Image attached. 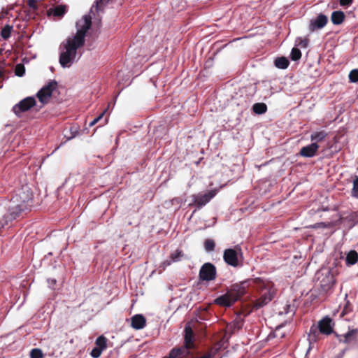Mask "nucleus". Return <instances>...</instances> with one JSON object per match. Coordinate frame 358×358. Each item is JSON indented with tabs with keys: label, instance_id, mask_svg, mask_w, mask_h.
<instances>
[{
	"label": "nucleus",
	"instance_id": "obj_1",
	"mask_svg": "<svg viewBox=\"0 0 358 358\" xmlns=\"http://www.w3.org/2000/svg\"><path fill=\"white\" fill-rule=\"evenodd\" d=\"M249 286H252L257 292V299L251 302V311H257L264 307L275 295V289L272 282L256 278L231 285L224 294L215 300V303L221 306L229 307L246 294Z\"/></svg>",
	"mask_w": 358,
	"mask_h": 358
},
{
	"label": "nucleus",
	"instance_id": "obj_2",
	"mask_svg": "<svg viewBox=\"0 0 358 358\" xmlns=\"http://www.w3.org/2000/svg\"><path fill=\"white\" fill-rule=\"evenodd\" d=\"M92 27V17L90 15L83 17V23L78 29L76 34L68 37L60 45L64 50L59 55V63L62 67L70 66L76 59L77 50L84 46L85 36Z\"/></svg>",
	"mask_w": 358,
	"mask_h": 358
},
{
	"label": "nucleus",
	"instance_id": "obj_3",
	"mask_svg": "<svg viewBox=\"0 0 358 358\" xmlns=\"http://www.w3.org/2000/svg\"><path fill=\"white\" fill-rule=\"evenodd\" d=\"M201 324L197 320L189 321L184 329V345L172 349L169 358H186L190 354L189 350L194 348L195 337L194 329H197Z\"/></svg>",
	"mask_w": 358,
	"mask_h": 358
},
{
	"label": "nucleus",
	"instance_id": "obj_4",
	"mask_svg": "<svg viewBox=\"0 0 358 358\" xmlns=\"http://www.w3.org/2000/svg\"><path fill=\"white\" fill-rule=\"evenodd\" d=\"M335 324L333 320L328 316H325L320 320L317 326L313 324L308 334V341L310 344L317 342L320 339V334L329 336L332 334H334V327Z\"/></svg>",
	"mask_w": 358,
	"mask_h": 358
},
{
	"label": "nucleus",
	"instance_id": "obj_5",
	"mask_svg": "<svg viewBox=\"0 0 358 358\" xmlns=\"http://www.w3.org/2000/svg\"><path fill=\"white\" fill-rule=\"evenodd\" d=\"M33 193L31 189L28 185H23L19 188L10 201L14 203L20 204L23 208L29 210L32 203Z\"/></svg>",
	"mask_w": 358,
	"mask_h": 358
},
{
	"label": "nucleus",
	"instance_id": "obj_6",
	"mask_svg": "<svg viewBox=\"0 0 358 358\" xmlns=\"http://www.w3.org/2000/svg\"><path fill=\"white\" fill-rule=\"evenodd\" d=\"M317 278L321 292L327 294L335 284L334 275L329 268H322L317 273Z\"/></svg>",
	"mask_w": 358,
	"mask_h": 358
},
{
	"label": "nucleus",
	"instance_id": "obj_7",
	"mask_svg": "<svg viewBox=\"0 0 358 358\" xmlns=\"http://www.w3.org/2000/svg\"><path fill=\"white\" fill-rule=\"evenodd\" d=\"M241 254V248L236 246L235 248L226 249L223 253V259L227 264L233 267L239 266L238 254Z\"/></svg>",
	"mask_w": 358,
	"mask_h": 358
},
{
	"label": "nucleus",
	"instance_id": "obj_8",
	"mask_svg": "<svg viewBox=\"0 0 358 358\" xmlns=\"http://www.w3.org/2000/svg\"><path fill=\"white\" fill-rule=\"evenodd\" d=\"M199 276L202 281L214 280L217 276L216 267L209 262L203 264L200 268Z\"/></svg>",
	"mask_w": 358,
	"mask_h": 358
},
{
	"label": "nucleus",
	"instance_id": "obj_9",
	"mask_svg": "<svg viewBox=\"0 0 358 358\" xmlns=\"http://www.w3.org/2000/svg\"><path fill=\"white\" fill-rule=\"evenodd\" d=\"M27 210H28L27 208H22L20 204L14 203L13 201H10L8 212L4 215L6 224H8V222H12L13 220L22 216V214Z\"/></svg>",
	"mask_w": 358,
	"mask_h": 358
},
{
	"label": "nucleus",
	"instance_id": "obj_10",
	"mask_svg": "<svg viewBox=\"0 0 358 358\" xmlns=\"http://www.w3.org/2000/svg\"><path fill=\"white\" fill-rule=\"evenodd\" d=\"M57 85L56 81L51 80L46 85L43 86L36 94L39 101L43 104L47 103Z\"/></svg>",
	"mask_w": 358,
	"mask_h": 358
},
{
	"label": "nucleus",
	"instance_id": "obj_11",
	"mask_svg": "<svg viewBox=\"0 0 358 358\" xmlns=\"http://www.w3.org/2000/svg\"><path fill=\"white\" fill-rule=\"evenodd\" d=\"M36 103V101L34 97L28 96L15 104L13 108V111L17 116L20 117L21 113L28 111L34 106Z\"/></svg>",
	"mask_w": 358,
	"mask_h": 358
},
{
	"label": "nucleus",
	"instance_id": "obj_12",
	"mask_svg": "<svg viewBox=\"0 0 358 358\" xmlns=\"http://www.w3.org/2000/svg\"><path fill=\"white\" fill-rule=\"evenodd\" d=\"M217 194L216 189H211L205 194L193 195V202L198 208H201L208 203Z\"/></svg>",
	"mask_w": 358,
	"mask_h": 358
},
{
	"label": "nucleus",
	"instance_id": "obj_13",
	"mask_svg": "<svg viewBox=\"0 0 358 358\" xmlns=\"http://www.w3.org/2000/svg\"><path fill=\"white\" fill-rule=\"evenodd\" d=\"M183 256L184 252H182V250L180 249H177L175 252L171 253L169 256L170 259H166L159 264L157 268L159 273L163 272L166 269V268L170 266L173 262H177L180 261L181 258L183 257Z\"/></svg>",
	"mask_w": 358,
	"mask_h": 358
},
{
	"label": "nucleus",
	"instance_id": "obj_14",
	"mask_svg": "<svg viewBox=\"0 0 358 358\" xmlns=\"http://www.w3.org/2000/svg\"><path fill=\"white\" fill-rule=\"evenodd\" d=\"M328 22V17L322 14H319L315 19L310 20L309 24V29L310 31H314L316 29H322L326 26Z\"/></svg>",
	"mask_w": 358,
	"mask_h": 358
},
{
	"label": "nucleus",
	"instance_id": "obj_15",
	"mask_svg": "<svg viewBox=\"0 0 358 358\" xmlns=\"http://www.w3.org/2000/svg\"><path fill=\"white\" fill-rule=\"evenodd\" d=\"M319 149V145L316 143L302 147L299 152V155L303 157H313L317 155Z\"/></svg>",
	"mask_w": 358,
	"mask_h": 358
},
{
	"label": "nucleus",
	"instance_id": "obj_16",
	"mask_svg": "<svg viewBox=\"0 0 358 358\" xmlns=\"http://www.w3.org/2000/svg\"><path fill=\"white\" fill-rule=\"evenodd\" d=\"M130 320L131 327L136 330L142 329L146 325V319L143 315H134Z\"/></svg>",
	"mask_w": 358,
	"mask_h": 358
},
{
	"label": "nucleus",
	"instance_id": "obj_17",
	"mask_svg": "<svg viewBox=\"0 0 358 358\" xmlns=\"http://www.w3.org/2000/svg\"><path fill=\"white\" fill-rule=\"evenodd\" d=\"M357 334V330H350L344 335H340L337 333H334L335 336L338 338L341 343H348L355 340Z\"/></svg>",
	"mask_w": 358,
	"mask_h": 358
},
{
	"label": "nucleus",
	"instance_id": "obj_18",
	"mask_svg": "<svg viewBox=\"0 0 358 358\" xmlns=\"http://www.w3.org/2000/svg\"><path fill=\"white\" fill-rule=\"evenodd\" d=\"M345 14L341 10L334 11L331 15V22L335 25L342 24L345 20Z\"/></svg>",
	"mask_w": 358,
	"mask_h": 358
},
{
	"label": "nucleus",
	"instance_id": "obj_19",
	"mask_svg": "<svg viewBox=\"0 0 358 358\" xmlns=\"http://www.w3.org/2000/svg\"><path fill=\"white\" fill-rule=\"evenodd\" d=\"M358 261V252L354 250H350L346 255V265L350 266L355 264Z\"/></svg>",
	"mask_w": 358,
	"mask_h": 358
},
{
	"label": "nucleus",
	"instance_id": "obj_20",
	"mask_svg": "<svg viewBox=\"0 0 358 358\" xmlns=\"http://www.w3.org/2000/svg\"><path fill=\"white\" fill-rule=\"evenodd\" d=\"M66 13V6L59 5L48 10V15L52 14L56 17H62Z\"/></svg>",
	"mask_w": 358,
	"mask_h": 358
},
{
	"label": "nucleus",
	"instance_id": "obj_21",
	"mask_svg": "<svg viewBox=\"0 0 358 358\" xmlns=\"http://www.w3.org/2000/svg\"><path fill=\"white\" fill-rule=\"evenodd\" d=\"M327 136V133L324 130L313 132L310 135L311 141L317 143L322 141Z\"/></svg>",
	"mask_w": 358,
	"mask_h": 358
},
{
	"label": "nucleus",
	"instance_id": "obj_22",
	"mask_svg": "<svg viewBox=\"0 0 358 358\" xmlns=\"http://www.w3.org/2000/svg\"><path fill=\"white\" fill-rule=\"evenodd\" d=\"M274 64L278 69H286L289 65V62L286 57H280L275 59Z\"/></svg>",
	"mask_w": 358,
	"mask_h": 358
},
{
	"label": "nucleus",
	"instance_id": "obj_23",
	"mask_svg": "<svg viewBox=\"0 0 358 358\" xmlns=\"http://www.w3.org/2000/svg\"><path fill=\"white\" fill-rule=\"evenodd\" d=\"M252 111L257 115H262L267 111V106L264 103H256L252 106Z\"/></svg>",
	"mask_w": 358,
	"mask_h": 358
},
{
	"label": "nucleus",
	"instance_id": "obj_24",
	"mask_svg": "<svg viewBox=\"0 0 358 358\" xmlns=\"http://www.w3.org/2000/svg\"><path fill=\"white\" fill-rule=\"evenodd\" d=\"M95 344L96 348L103 351L107 348V338L103 335L99 336L96 339Z\"/></svg>",
	"mask_w": 358,
	"mask_h": 358
},
{
	"label": "nucleus",
	"instance_id": "obj_25",
	"mask_svg": "<svg viewBox=\"0 0 358 358\" xmlns=\"http://www.w3.org/2000/svg\"><path fill=\"white\" fill-rule=\"evenodd\" d=\"M12 31L13 27L9 24H6L1 31V36L5 40L8 39L10 36Z\"/></svg>",
	"mask_w": 358,
	"mask_h": 358
},
{
	"label": "nucleus",
	"instance_id": "obj_26",
	"mask_svg": "<svg viewBox=\"0 0 358 358\" xmlns=\"http://www.w3.org/2000/svg\"><path fill=\"white\" fill-rule=\"evenodd\" d=\"M291 59L292 61H297L301 57V52L296 48H293L290 55Z\"/></svg>",
	"mask_w": 358,
	"mask_h": 358
},
{
	"label": "nucleus",
	"instance_id": "obj_27",
	"mask_svg": "<svg viewBox=\"0 0 358 358\" xmlns=\"http://www.w3.org/2000/svg\"><path fill=\"white\" fill-rule=\"evenodd\" d=\"M215 247V241L212 239H206L204 242L205 250L208 252L213 251Z\"/></svg>",
	"mask_w": 358,
	"mask_h": 358
},
{
	"label": "nucleus",
	"instance_id": "obj_28",
	"mask_svg": "<svg viewBox=\"0 0 358 358\" xmlns=\"http://www.w3.org/2000/svg\"><path fill=\"white\" fill-rule=\"evenodd\" d=\"M351 194L353 197L358 199V176H356L353 181V187Z\"/></svg>",
	"mask_w": 358,
	"mask_h": 358
},
{
	"label": "nucleus",
	"instance_id": "obj_29",
	"mask_svg": "<svg viewBox=\"0 0 358 358\" xmlns=\"http://www.w3.org/2000/svg\"><path fill=\"white\" fill-rule=\"evenodd\" d=\"M31 358H43V352L41 349L34 348L30 352Z\"/></svg>",
	"mask_w": 358,
	"mask_h": 358
},
{
	"label": "nucleus",
	"instance_id": "obj_30",
	"mask_svg": "<svg viewBox=\"0 0 358 358\" xmlns=\"http://www.w3.org/2000/svg\"><path fill=\"white\" fill-rule=\"evenodd\" d=\"M25 73V69L23 64H17L15 69V73L17 76H22Z\"/></svg>",
	"mask_w": 358,
	"mask_h": 358
},
{
	"label": "nucleus",
	"instance_id": "obj_31",
	"mask_svg": "<svg viewBox=\"0 0 358 358\" xmlns=\"http://www.w3.org/2000/svg\"><path fill=\"white\" fill-rule=\"evenodd\" d=\"M349 80L351 83L358 82V69H353L350 72Z\"/></svg>",
	"mask_w": 358,
	"mask_h": 358
},
{
	"label": "nucleus",
	"instance_id": "obj_32",
	"mask_svg": "<svg viewBox=\"0 0 358 358\" xmlns=\"http://www.w3.org/2000/svg\"><path fill=\"white\" fill-rule=\"evenodd\" d=\"M243 325V319L241 317H238L233 322V327L234 329H240Z\"/></svg>",
	"mask_w": 358,
	"mask_h": 358
},
{
	"label": "nucleus",
	"instance_id": "obj_33",
	"mask_svg": "<svg viewBox=\"0 0 358 358\" xmlns=\"http://www.w3.org/2000/svg\"><path fill=\"white\" fill-rule=\"evenodd\" d=\"M107 111V108L105 109L101 114H99L96 117H95L91 122H90L89 126L92 127L95 125L105 115Z\"/></svg>",
	"mask_w": 358,
	"mask_h": 358
},
{
	"label": "nucleus",
	"instance_id": "obj_34",
	"mask_svg": "<svg viewBox=\"0 0 358 358\" xmlns=\"http://www.w3.org/2000/svg\"><path fill=\"white\" fill-rule=\"evenodd\" d=\"M103 352V350H101V349L95 347L94 348H93L90 352V355L93 357V358H99L101 355V352Z\"/></svg>",
	"mask_w": 358,
	"mask_h": 358
},
{
	"label": "nucleus",
	"instance_id": "obj_35",
	"mask_svg": "<svg viewBox=\"0 0 358 358\" xmlns=\"http://www.w3.org/2000/svg\"><path fill=\"white\" fill-rule=\"evenodd\" d=\"M298 40L299 41L297 43V45H299L301 48H307V46L308 45V40L307 38L302 39V38H299Z\"/></svg>",
	"mask_w": 358,
	"mask_h": 358
},
{
	"label": "nucleus",
	"instance_id": "obj_36",
	"mask_svg": "<svg viewBox=\"0 0 358 358\" xmlns=\"http://www.w3.org/2000/svg\"><path fill=\"white\" fill-rule=\"evenodd\" d=\"M28 5H29V8H31L34 11L36 10L38 8L36 0H29Z\"/></svg>",
	"mask_w": 358,
	"mask_h": 358
},
{
	"label": "nucleus",
	"instance_id": "obj_37",
	"mask_svg": "<svg viewBox=\"0 0 358 358\" xmlns=\"http://www.w3.org/2000/svg\"><path fill=\"white\" fill-rule=\"evenodd\" d=\"M353 0H339V3L342 6H348L352 3Z\"/></svg>",
	"mask_w": 358,
	"mask_h": 358
},
{
	"label": "nucleus",
	"instance_id": "obj_38",
	"mask_svg": "<svg viewBox=\"0 0 358 358\" xmlns=\"http://www.w3.org/2000/svg\"><path fill=\"white\" fill-rule=\"evenodd\" d=\"M199 358H212V355L210 353H206Z\"/></svg>",
	"mask_w": 358,
	"mask_h": 358
},
{
	"label": "nucleus",
	"instance_id": "obj_39",
	"mask_svg": "<svg viewBox=\"0 0 358 358\" xmlns=\"http://www.w3.org/2000/svg\"><path fill=\"white\" fill-rule=\"evenodd\" d=\"M4 76L3 72L0 70V78H3Z\"/></svg>",
	"mask_w": 358,
	"mask_h": 358
},
{
	"label": "nucleus",
	"instance_id": "obj_40",
	"mask_svg": "<svg viewBox=\"0 0 358 358\" xmlns=\"http://www.w3.org/2000/svg\"><path fill=\"white\" fill-rule=\"evenodd\" d=\"M107 122H108V118H106L103 124L107 123Z\"/></svg>",
	"mask_w": 358,
	"mask_h": 358
},
{
	"label": "nucleus",
	"instance_id": "obj_41",
	"mask_svg": "<svg viewBox=\"0 0 358 358\" xmlns=\"http://www.w3.org/2000/svg\"><path fill=\"white\" fill-rule=\"evenodd\" d=\"M199 319H200V320H204L205 318L201 317H199Z\"/></svg>",
	"mask_w": 358,
	"mask_h": 358
},
{
	"label": "nucleus",
	"instance_id": "obj_42",
	"mask_svg": "<svg viewBox=\"0 0 358 358\" xmlns=\"http://www.w3.org/2000/svg\"><path fill=\"white\" fill-rule=\"evenodd\" d=\"M236 313L241 314V313H241V312H236Z\"/></svg>",
	"mask_w": 358,
	"mask_h": 358
},
{
	"label": "nucleus",
	"instance_id": "obj_43",
	"mask_svg": "<svg viewBox=\"0 0 358 358\" xmlns=\"http://www.w3.org/2000/svg\"><path fill=\"white\" fill-rule=\"evenodd\" d=\"M1 52H2V50H1V49H0V54L1 53Z\"/></svg>",
	"mask_w": 358,
	"mask_h": 358
}]
</instances>
